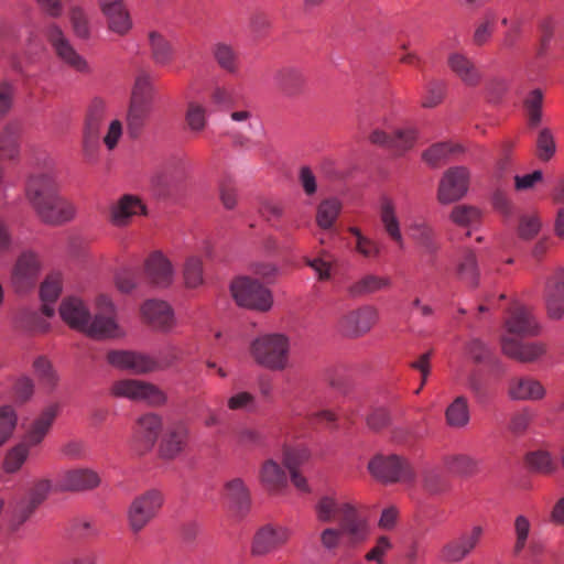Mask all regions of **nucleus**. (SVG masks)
Instances as JSON below:
<instances>
[{"instance_id":"obj_13","label":"nucleus","mask_w":564,"mask_h":564,"mask_svg":"<svg viewBox=\"0 0 564 564\" xmlns=\"http://www.w3.org/2000/svg\"><path fill=\"white\" fill-rule=\"evenodd\" d=\"M484 535L481 525H474L470 530L463 532L456 540L445 544L441 551L444 562L458 563L468 556L480 543Z\"/></svg>"},{"instance_id":"obj_62","label":"nucleus","mask_w":564,"mask_h":564,"mask_svg":"<svg viewBox=\"0 0 564 564\" xmlns=\"http://www.w3.org/2000/svg\"><path fill=\"white\" fill-rule=\"evenodd\" d=\"M219 199L223 206L230 210L238 204V191L230 177H224L219 183Z\"/></svg>"},{"instance_id":"obj_29","label":"nucleus","mask_w":564,"mask_h":564,"mask_svg":"<svg viewBox=\"0 0 564 564\" xmlns=\"http://www.w3.org/2000/svg\"><path fill=\"white\" fill-rule=\"evenodd\" d=\"M224 497L235 512L246 514L249 511L251 494L242 478L227 480L224 485Z\"/></svg>"},{"instance_id":"obj_41","label":"nucleus","mask_w":564,"mask_h":564,"mask_svg":"<svg viewBox=\"0 0 564 564\" xmlns=\"http://www.w3.org/2000/svg\"><path fill=\"white\" fill-rule=\"evenodd\" d=\"M33 370L40 384L47 391L53 392L59 381V377L52 362L44 356H39L33 361Z\"/></svg>"},{"instance_id":"obj_36","label":"nucleus","mask_w":564,"mask_h":564,"mask_svg":"<svg viewBox=\"0 0 564 564\" xmlns=\"http://www.w3.org/2000/svg\"><path fill=\"white\" fill-rule=\"evenodd\" d=\"M411 238L427 253L438 249L434 228L424 219H416L409 226Z\"/></svg>"},{"instance_id":"obj_33","label":"nucleus","mask_w":564,"mask_h":564,"mask_svg":"<svg viewBox=\"0 0 564 564\" xmlns=\"http://www.w3.org/2000/svg\"><path fill=\"white\" fill-rule=\"evenodd\" d=\"M380 219L388 236L402 247L403 237L400 230V223L397 217L395 205L391 198L386 196L380 200Z\"/></svg>"},{"instance_id":"obj_31","label":"nucleus","mask_w":564,"mask_h":564,"mask_svg":"<svg viewBox=\"0 0 564 564\" xmlns=\"http://www.w3.org/2000/svg\"><path fill=\"white\" fill-rule=\"evenodd\" d=\"M305 82L303 70L296 66H283L274 74L276 87L289 97L299 95L303 90Z\"/></svg>"},{"instance_id":"obj_48","label":"nucleus","mask_w":564,"mask_h":564,"mask_svg":"<svg viewBox=\"0 0 564 564\" xmlns=\"http://www.w3.org/2000/svg\"><path fill=\"white\" fill-rule=\"evenodd\" d=\"M106 111L107 106L102 99H93L87 109L84 131L99 134L106 118Z\"/></svg>"},{"instance_id":"obj_42","label":"nucleus","mask_w":564,"mask_h":564,"mask_svg":"<svg viewBox=\"0 0 564 564\" xmlns=\"http://www.w3.org/2000/svg\"><path fill=\"white\" fill-rule=\"evenodd\" d=\"M543 91L540 88L531 90L523 99L527 123L530 129L538 128L542 122Z\"/></svg>"},{"instance_id":"obj_63","label":"nucleus","mask_w":564,"mask_h":564,"mask_svg":"<svg viewBox=\"0 0 564 564\" xmlns=\"http://www.w3.org/2000/svg\"><path fill=\"white\" fill-rule=\"evenodd\" d=\"M530 522L524 516H518L514 521L516 543L513 554L519 555L527 545L530 533Z\"/></svg>"},{"instance_id":"obj_40","label":"nucleus","mask_w":564,"mask_h":564,"mask_svg":"<svg viewBox=\"0 0 564 564\" xmlns=\"http://www.w3.org/2000/svg\"><path fill=\"white\" fill-rule=\"evenodd\" d=\"M162 430V419L158 414L148 413L138 421V435L144 442L145 448H150L158 440Z\"/></svg>"},{"instance_id":"obj_45","label":"nucleus","mask_w":564,"mask_h":564,"mask_svg":"<svg viewBox=\"0 0 564 564\" xmlns=\"http://www.w3.org/2000/svg\"><path fill=\"white\" fill-rule=\"evenodd\" d=\"M20 128L17 123H8L0 134V153L4 159L14 160L19 156Z\"/></svg>"},{"instance_id":"obj_1","label":"nucleus","mask_w":564,"mask_h":564,"mask_svg":"<svg viewBox=\"0 0 564 564\" xmlns=\"http://www.w3.org/2000/svg\"><path fill=\"white\" fill-rule=\"evenodd\" d=\"M95 315L86 303L76 296L63 299L59 305L62 319L73 329L97 339H115L124 336L117 321V308L107 294H99L95 300Z\"/></svg>"},{"instance_id":"obj_60","label":"nucleus","mask_w":564,"mask_h":564,"mask_svg":"<svg viewBox=\"0 0 564 564\" xmlns=\"http://www.w3.org/2000/svg\"><path fill=\"white\" fill-rule=\"evenodd\" d=\"M310 458V452L305 447H285L283 451V464L289 471H297Z\"/></svg>"},{"instance_id":"obj_22","label":"nucleus","mask_w":564,"mask_h":564,"mask_svg":"<svg viewBox=\"0 0 564 564\" xmlns=\"http://www.w3.org/2000/svg\"><path fill=\"white\" fill-rule=\"evenodd\" d=\"M147 279L158 288H167L174 279V268L162 252L151 253L144 263Z\"/></svg>"},{"instance_id":"obj_25","label":"nucleus","mask_w":564,"mask_h":564,"mask_svg":"<svg viewBox=\"0 0 564 564\" xmlns=\"http://www.w3.org/2000/svg\"><path fill=\"white\" fill-rule=\"evenodd\" d=\"M339 531L351 544H358L368 536V524L352 505H346L341 510Z\"/></svg>"},{"instance_id":"obj_26","label":"nucleus","mask_w":564,"mask_h":564,"mask_svg":"<svg viewBox=\"0 0 564 564\" xmlns=\"http://www.w3.org/2000/svg\"><path fill=\"white\" fill-rule=\"evenodd\" d=\"M369 140L373 144L402 153L414 145L416 130L413 128L399 129L391 135L381 130H373L369 135Z\"/></svg>"},{"instance_id":"obj_50","label":"nucleus","mask_w":564,"mask_h":564,"mask_svg":"<svg viewBox=\"0 0 564 564\" xmlns=\"http://www.w3.org/2000/svg\"><path fill=\"white\" fill-rule=\"evenodd\" d=\"M462 148L458 144L449 142H440L430 147L423 152L422 159L431 166H437L442 162L451 158L452 154L460 152Z\"/></svg>"},{"instance_id":"obj_14","label":"nucleus","mask_w":564,"mask_h":564,"mask_svg":"<svg viewBox=\"0 0 564 564\" xmlns=\"http://www.w3.org/2000/svg\"><path fill=\"white\" fill-rule=\"evenodd\" d=\"M290 536L291 531L288 528L267 524L256 532L251 552L257 556L269 554L285 544Z\"/></svg>"},{"instance_id":"obj_52","label":"nucleus","mask_w":564,"mask_h":564,"mask_svg":"<svg viewBox=\"0 0 564 564\" xmlns=\"http://www.w3.org/2000/svg\"><path fill=\"white\" fill-rule=\"evenodd\" d=\"M30 454V448L23 443H19L9 449L4 456L2 468L7 474L18 473L23 464L26 462Z\"/></svg>"},{"instance_id":"obj_47","label":"nucleus","mask_w":564,"mask_h":564,"mask_svg":"<svg viewBox=\"0 0 564 564\" xmlns=\"http://www.w3.org/2000/svg\"><path fill=\"white\" fill-rule=\"evenodd\" d=\"M151 54L154 62L159 65H167L173 59V48L170 42L160 33L151 32L149 34Z\"/></svg>"},{"instance_id":"obj_53","label":"nucleus","mask_w":564,"mask_h":564,"mask_svg":"<svg viewBox=\"0 0 564 564\" xmlns=\"http://www.w3.org/2000/svg\"><path fill=\"white\" fill-rule=\"evenodd\" d=\"M346 505V502H337L332 497H322L315 507L317 519L322 522L339 521L341 518V510Z\"/></svg>"},{"instance_id":"obj_56","label":"nucleus","mask_w":564,"mask_h":564,"mask_svg":"<svg viewBox=\"0 0 564 564\" xmlns=\"http://www.w3.org/2000/svg\"><path fill=\"white\" fill-rule=\"evenodd\" d=\"M496 13L488 11L485 13L482 21L476 26L473 34V43L476 46L485 45L492 36L496 29Z\"/></svg>"},{"instance_id":"obj_27","label":"nucleus","mask_w":564,"mask_h":564,"mask_svg":"<svg viewBox=\"0 0 564 564\" xmlns=\"http://www.w3.org/2000/svg\"><path fill=\"white\" fill-rule=\"evenodd\" d=\"M502 352L520 362H533L545 351L541 343H521L509 336L501 338Z\"/></svg>"},{"instance_id":"obj_43","label":"nucleus","mask_w":564,"mask_h":564,"mask_svg":"<svg viewBox=\"0 0 564 564\" xmlns=\"http://www.w3.org/2000/svg\"><path fill=\"white\" fill-rule=\"evenodd\" d=\"M444 465L452 474L471 476L478 471V460L467 454H451L444 457Z\"/></svg>"},{"instance_id":"obj_49","label":"nucleus","mask_w":564,"mask_h":564,"mask_svg":"<svg viewBox=\"0 0 564 564\" xmlns=\"http://www.w3.org/2000/svg\"><path fill=\"white\" fill-rule=\"evenodd\" d=\"M341 210V204L335 198H328L317 207L316 223L322 229H330L335 224L339 213Z\"/></svg>"},{"instance_id":"obj_54","label":"nucleus","mask_w":564,"mask_h":564,"mask_svg":"<svg viewBox=\"0 0 564 564\" xmlns=\"http://www.w3.org/2000/svg\"><path fill=\"white\" fill-rule=\"evenodd\" d=\"M449 218L457 226L468 227L480 221L481 213L477 207L458 205L453 208Z\"/></svg>"},{"instance_id":"obj_19","label":"nucleus","mask_w":564,"mask_h":564,"mask_svg":"<svg viewBox=\"0 0 564 564\" xmlns=\"http://www.w3.org/2000/svg\"><path fill=\"white\" fill-rule=\"evenodd\" d=\"M141 315L151 327L169 332L175 323L172 307L165 301L148 300L141 306Z\"/></svg>"},{"instance_id":"obj_24","label":"nucleus","mask_w":564,"mask_h":564,"mask_svg":"<svg viewBox=\"0 0 564 564\" xmlns=\"http://www.w3.org/2000/svg\"><path fill=\"white\" fill-rule=\"evenodd\" d=\"M100 484L99 475L90 468H74L66 470L58 480L62 491L93 490Z\"/></svg>"},{"instance_id":"obj_58","label":"nucleus","mask_w":564,"mask_h":564,"mask_svg":"<svg viewBox=\"0 0 564 564\" xmlns=\"http://www.w3.org/2000/svg\"><path fill=\"white\" fill-rule=\"evenodd\" d=\"M527 463L534 471L551 474L556 469V464L545 451H536L528 454Z\"/></svg>"},{"instance_id":"obj_38","label":"nucleus","mask_w":564,"mask_h":564,"mask_svg":"<svg viewBox=\"0 0 564 564\" xmlns=\"http://www.w3.org/2000/svg\"><path fill=\"white\" fill-rule=\"evenodd\" d=\"M151 111V101L130 99V106L127 115V124L129 133L137 137Z\"/></svg>"},{"instance_id":"obj_32","label":"nucleus","mask_w":564,"mask_h":564,"mask_svg":"<svg viewBox=\"0 0 564 564\" xmlns=\"http://www.w3.org/2000/svg\"><path fill=\"white\" fill-rule=\"evenodd\" d=\"M259 478L262 486L270 492H279L288 485L285 470L271 458L261 465Z\"/></svg>"},{"instance_id":"obj_61","label":"nucleus","mask_w":564,"mask_h":564,"mask_svg":"<svg viewBox=\"0 0 564 564\" xmlns=\"http://www.w3.org/2000/svg\"><path fill=\"white\" fill-rule=\"evenodd\" d=\"M62 292V276L51 273L41 284L40 295L43 302H55Z\"/></svg>"},{"instance_id":"obj_15","label":"nucleus","mask_w":564,"mask_h":564,"mask_svg":"<svg viewBox=\"0 0 564 564\" xmlns=\"http://www.w3.org/2000/svg\"><path fill=\"white\" fill-rule=\"evenodd\" d=\"M544 303L547 316L561 319L564 315V269H556L547 279L544 286Z\"/></svg>"},{"instance_id":"obj_10","label":"nucleus","mask_w":564,"mask_h":564,"mask_svg":"<svg viewBox=\"0 0 564 564\" xmlns=\"http://www.w3.org/2000/svg\"><path fill=\"white\" fill-rule=\"evenodd\" d=\"M106 359L110 366L133 375H147L158 371V364L153 357L135 350H109Z\"/></svg>"},{"instance_id":"obj_4","label":"nucleus","mask_w":564,"mask_h":564,"mask_svg":"<svg viewBox=\"0 0 564 564\" xmlns=\"http://www.w3.org/2000/svg\"><path fill=\"white\" fill-rule=\"evenodd\" d=\"M232 297L239 306L267 312L272 307L273 297L269 289L258 280L240 276L231 282Z\"/></svg>"},{"instance_id":"obj_64","label":"nucleus","mask_w":564,"mask_h":564,"mask_svg":"<svg viewBox=\"0 0 564 564\" xmlns=\"http://www.w3.org/2000/svg\"><path fill=\"white\" fill-rule=\"evenodd\" d=\"M541 229V221L535 215H523L520 217L518 235L520 238L530 240L534 238Z\"/></svg>"},{"instance_id":"obj_18","label":"nucleus","mask_w":564,"mask_h":564,"mask_svg":"<svg viewBox=\"0 0 564 564\" xmlns=\"http://www.w3.org/2000/svg\"><path fill=\"white\" fill-rule=\"evenodd\" d=\"M505 327L509 334L525 337L539 333V324L529 307L514 303L509 310Z\"/></svg>"},{"instance_id":"obj_28","label":"nucleus","mask_w":564,"mask_h":564,"mask_svg":"<svg viewBox=\"0 0 564 564\" xmlns=\"http://www.w3.org/2000/svg\"><path fill=\"white\" fill-rule=\"evenodd\" d=\"M508 395L517 401H538L544 398L545 389L534 378L514 377L509 381Z\"/></svg>"},{"instance_id":"obj_6","label":"nucleus","mask_w":564,"mask_h":564,"mask_svg":"<svg viewBox=\"0 0 564 564\" xmlns=\"http://www.w3.org/2000/svg\"><path fill=\"white\" fill-rule=\"evenodd\" d=\"M113 397L135 402H145L151 406H161L166 402L165 393L155 384L138 379H120L112 383Z\"/></svg>"},{"instance_id":"obj_5","label":"nucleus","mask_w":564,"mask_h":564,"mask_svg":"<svg viewBox=\"0 0 564 564\" xmlns=\"http://www.w3.org/2000/svg\"><path fill=\"white\" fill-rule=\"evenodd\" d=\"M163 501V495L158 489H150L137 496L127 512L130 530L133 533L142 531L158 516Z\"/></svg>"},{"instance_id":"obj_17","label":"nucleus","mask_w":564,"mask_h":564,"mask_svg":"<svg viewBox=\"0 0 564 564\" xmlns=\"http://www.w3.org/2000/svg\"><path fill=\"white\" fill-rule=\"evenodd\" d=\"M58 403L54 402L46 405L40 415L30 424L21 443H23L30 449L32 447L39 446L48 434L56 416L58 415Z\"/></svg>"},{"instance_id":"obj_57","label":"nucleus","mask_w":564,"mask_h":564,"mask_svg":"<svg viewBox=\"0 0 564 564\" xmlns=\"http://www.w3.org/2000/svg\"><path fill=\"white\" fill-rule=\"evenodd\" d=\"M18 416L11 405L0 406V446H2L13 434Z\"/></svg>"},{"instance_id":"obj_44","label":"nucleus","mask_w":564,"mask_h":564,"mask_svg":"<svg viewBox=\"0 0 564 564\" xmlns=\"http://www.w3.org/2000/svg\"><path fill=\"white\" fill-rule=\"evenodd\" d=\"M213 56L218 66L229 74H236L239 69V55L236 50L227 44L219 42L213 47Z\"/></svg>"},{"instance_id":"obj_7","label":"nucleus","mask_w":564,"mask_h":564,"mask_svg":"<svg viewBox=\"0 0 564 564\" xmlns=\"http://www.w3.org/2000/svg\"><path fill=\"white\" fill-rule=\"evenodd\" d=\"M370 474L382 482H410L415 474L410 463L395 454L377 455L369 464Z\"/></svg>"},{"instance_id":"obj_16","label":"nucleus","mask_w":564,"mask_h":564,"mask_svg":"<svg viewBox=\"0 0 564 564\" xmlns=\"http://www.w3.org/2000/svg\"><path fill=\"white\" fill-rule=\"evenodd\" d=\"M189 436V427L184 421L171 423L160 442V455L164 459L176 458L185 448Z\"/></svg>"},{"instance_id":"obj_2","label":"nucleus","mask_w":564,"mask_h":564,"mask_svg":"<svg viewBox=\"0 0 564 564\" xmlns=\"http://www.w3.org/2000/svg\"><path fill=\"white\" fill-rule=\"evenodd\" d=\"M26 196L46 224L59 225L74 216L73 205L57 195L56 182L51 172L33 174L26 184Z\"/></svg>"},{"instance_id":"obj_34","label":"nucleus","mask_w":564,"mask_h":564,"mask_svg":"<svg viewBox=\"0 0 564 564\" xmlns=\"http://www.w3.org/2000/svg\"><path fill=\"white\" fill-rule=\"evenodd\" d=\"M109 32L126 36L133 28L132 18L126 4L112 7L111 10L102 12Z\"/></svg>"},{"instance_id":"obj_12","label":"nucleus","mask_w":564,"mask_h":564,"mask_svg":"<svg viewBox=\"0 0 564 564\" xmlns=\"http://www.w3.org/2000/svg\"><path fill=\"white\" fill-rule=\"evenodd\" d=\"M469 186V171L464 166L448 169L442 176L437 199L441 204H451L463 198Z\"/></svg>"},{"instance_id":"obj_8","label":"nucleus","mask_w":564,"mask_h":564,"mask_svg":"<svg viewBox=\"0 0 564 564\" xmlns=\"http://www.w3.org/2000/svg\"><path fill=\"white\" fill-rule=\"evenodd\" d=\"M46 37L55 55L64 65L82 75L93 74V67L88 61L75 50L58 25L50 24L46 29Z\"/></svg>"},{"instance_id":"obj_39","label":"nucleus","mask_w":564,"mask_h":564,"mask_svg":"<svg viewBox=\"0 0 564 564\" xmlns=\"http://www.w3.org/2000/svg\"><path fill=\"white\" fill-rule=\"evenodd\" d=\"M456 271L459 279L471 285H478V268L476 254L471 249L465 248L462 250L456 264Z\"/></svg>"},{"instance_id":"obj_11","label":"nucleus","mask_w":564,"mask_h":564,"mask_svg":"<svg viewBox=\"0 0 564 564\" xmlns=\"http://www.w3.org/2000/svg\"><path fill=\"white\" fill-rule=\"evenodd\" d=\"M378 321V310L364 305L351 310L338 319V329L347 337H360L367 334Z\"/></svg>"},{"instance_id":"obj_46","label":"nucleus","mask_w":564,"mask_h":564,"mask_svg":"<svg viewBox=\"0 0 564 564\" xmlns=\"http://www.w3.org/2000/svg\"><path fill=\"white\" fill-rule=\"evenodd\" d=\"M182 275L187 289H196L204 283V268L202 259L194 254L186 257L182 269Z\"/></svg>"},{"instance_id":"obj_35","label":"nucleus","mask_w":564,"mask_h":564,"mask_svg":"<svg viewBox=\"0 0 564 564\" xmlns=\"http://www.w3.org/2000/svg\"><path fill=\"white\" fill-rule=\"evenodd\" d=\"M391 285V280L387 276H379L376 274H366L347 288V293L351 297H360L388 289Z\"/></svg>"},{"instance_id":"obj_9","label":"nucleus","mask_w":564,"mask_h":564,"mask_svg":"<svg viewBox=\"0 0 564 564\" xmlns=\"http://www.w3.org/2000/svg\"><path fill=\"white\" fill-rule=\"evenodd\" d=\"M46 37L55 55L64 65L82 75L93 74V67L88 61L75 50L58 25L50 24L46 29Z\"/></svg>"},{"instance_id":"obj_23","label":"nucleus","mask_w":564,"mask_h":564,"mask_svg":"<svg viewBox=\"0 0 564 564\" xmlns=\"http://www.w3.org/2000/svg\"><path fill=\"white\" fill-rule=\"evenodd\" d=\"M147 214V206L140 197L126 194L112 205L110 209V220L117 227H126L132 218Z\"/></svg>"},{"instance_id":"obj_37","label":"nucleus","mask_w":564,"mask_h":564,"mask_svg":"<svg viewBox=\"0 0 564 564\" xmlns=\"http://www.w3.org/2000/svg\"><path fill=\"white\" fill-rule=\"evenodd\" d=\"M446 424L452 429H463L470 421L468 400L464 395L456 397L445 411Z\"/></svg>"},{"instance_id":"obj_51","label":"nucleus","mask_w":564,"mask_h":564,"mask_svg":"<svg viewBox=\"0 0 564 564\" xmlns=\"http://www.w3.org/2000/svg\"><path fill=\"white\" fill-rule=\"evenodd\" d=\"M185 122L191 132L202 133L207 126V109L204 105L189 101L185 113Z\"/></svg>"},{"instance_id":"obj_59","label":"nucleus","mask_w":564,"mask_h":564,"mask_svg":"<svg viewBox=\"0 0 564 564\" xmlns=\"http://www.w3.org/2000/svg\"><path fill=\"white\" fill-rule=\"evenodd\" d=\"M536 155L542 161H549L556 151L554 137L549 128L540 130L536 137Z\"/></svg>"},{"instance_id":"obj_21","label":"nucleus","mask_w":564,"mask_h":564,"mask_svg":"<svg viewBox=\"0 0 564 564\" xmlns=\"http://www.w3.org/2000/svg\"><path fill=\"white\" fill-rule=\"evenodd\" d=\"M451 72L467 87H476L481 83L482 75L473 58L463 52H452L447 56Z\"/></svg>"},{"instance_id":"obj_55","label":"nucleus","mask_w":564,"mask_h":564,"mask_svg":"<svg viewBox=\"0 0 564 564\" xmlns=\"http://www.w3.org/2000/svg\"><path fill=\"white\" fill-rule=\"evenodd\" d=\"M349 232L355 237V250L366 259H376L380 254V246L375 240L364 236L356 227H350Z\"/></svg>"},{"instance_id":"obj_3","label":"nucleus","mask_w":564,"mask_h":564,"mask_svg":"<svg viewBox=\"0 0 564 564\" xmlns=\"http://www.w3.org/2000/svg\"><path fill=\"white\" fill-rule=\"evenodd\" d=\"M290 339L283 334H264L254 338L249 352L254 362L271 371L290 367Z\"/></svg>"},{"instance_id":"obj_30","label":"nucleus","mask_w":564,"mask_h":564,"mask_svg":"<svg viewBox=\"0 0 564 564\" xmlns=\"http://www.w3.org/2000/svg\"><path fill=\"white\" fill-rule=\"evenodd\" d=\"M51 489L52 484L48 479H41L34 484L29 494L15 505L14 513L21 522L45 500Z\"/></svg>"},{"instance_id":"obj_20","label":"nucleus","mask_w":564,"mask_h":564,"mask_svg":"<svg viewBox=\"0 0 564 564\" xmlns=\"http://www.w3.org/2000/svg\"><path fill=\"white\" fill-rule=\"evenodd\" d=\"M41 263L39 257L31 252H23L17 260L12 281L19 292L26 291L35 284Z\"/></svg>"}]
</instances>
